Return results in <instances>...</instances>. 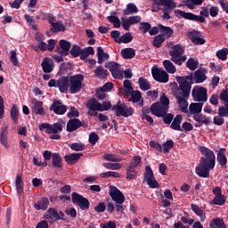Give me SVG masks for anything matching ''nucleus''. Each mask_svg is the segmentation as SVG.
<instances>
[{
  "label": "nucleus",
  "instance_id": "13d9d810",
  "mask_svg": "<svg viewBox=\"0 0 228 228\" xmlns=\"http://www.w3.org/2000/svg\"><path fill=\"white\" fill-rule=\"evenodd\" d=\"M104 168H108V170H120L122 168V164L120 163H103Z\"/></svg>",
  "mask_w": 228,
  "mask_h": 228
},
{
  "label": "nucleus",
  "instance_id": "ea45409f",
  "mask_svg": "<svg viewBox=\"0 0 228 228\" xmlns=\"http://www.w3.org/2000/svg\"><path fill=\"white\" fill-rule=\"evenodd\" d=\"M193 119L196 122H199V124H204L205 126H209V124H211V119L202 114L194 115Z\"/></svg>",
  "mask_w": 228,
  "mask_h": 228
},
{
  "label": "nucleus",
  "instance_id": "58836bf2",
  "mask_svg": "<svg viewBox=\"0 0 228 228\" xmlns=\"http://www.w3.org/2000/svg\"><path fill=\"white\" fill-rule=\"evenodd\" d=\"M191 209L197 215V216H200L201 220H206V213H204V209L199 207V205L191 203Z\"/></svg>",
  "mask_w": 228,
  "mask_h": 228
},
{
  "label": "nucleus",
  "instance_id": "20e7f679",
  "mask_svg": "<svg viewBox=\"0 0 228 228\" xmlns=\"http://www.w3.org/2000/svg\"><path fill=\"white\" fill-rule=\"evenodd\" d=\"M184 54V48L181 44H177L172 47V51L169 52L171 56V61H174L175 65H183L186 61V56Z\"/></svg>",
  "mask_w": 228,
  "mask_h": 228
},
{
  "label": "nucleus",
  "instance_id": "0e129e2a",
  "mask_svg": "<svg viewBox=\"0 0 228 228\" xmlns=\"http://www.w3.org/2000/svg\"><path fill=\"white\" fill-rule=\"evenodd\" d=\"M227 54H228V48H224L222 50H218L216 55L219 60H222V61H225V60H227Z\"/></svg>",
  "mask_w": 228,
  "mask_h": 228
},
{
  "label": "nucleus",
  "instance_id": "7c9ffc66",
  "mask_svg": "<svg viewBox=\"0 0 228 228\" xmlns=\"http://www.w3.org/2000/svg\"><path fill=\"white\" fill-rule=\"evenodd\" d=\"M15 186L17 193L19 197H20V195L24 193V181L22 180V176H20V175H17L16 176Z\"/></svg>",
  "mask_w": 228,
  "mask_h": 228
},
{
  "label": "nucleus",
  "instance_id": "ddd939ff",
  "mask_svg": "<svg viewBox=\"0 0 228 228\" xmlns=\"http://www.w3.org/2000/svg\"><path fill=\"white\" fill-rule=\"evenodd\" d=\"M175 13L176 15H180V17H183V19H185L186 20H195L196 22H206V18L202 17L201 15H196L193 12H186L184 11L176 10L175 11Z\"/></svg>",
  "mask_w": 228,
  "mask_h": 228
},
{
  "label": "nucleus",
  "instance_id": "6ab92c4d",
  "mask_svg": "<svg viewBox=\"0 0 228 228\" xmlns=\"http://www.w3.org/2000/svg\"><path fill=\"white\" fill-rule=\"evenodd\" d=\"M159 115L160 116H157L158 118H163L164 124L168 126L169 124H172V120H174V114L168 113V110L165 109L164 107H160Z\"/></svg>",
  "mask_w": 228,
  "mask_h": 228
},
{
  "label": "nucleus",
  "instance_id": "f3484780",
  "mask_svg": "<svg viewBox=\"0 0 228 228\" xmlns=\"http://www.w3.org/2000/svg\"><path fill=\"white\" fill-rule=\"evenodd\" d=\"M188 37L194 45H204L206 44V39L202 38V33L200 31L189 32Z\"/></svg>",
  "mask_w": 228,
  "mask_h": 228
},
{
  "label": "nucleus",
  "instance_id": "4be33fe9",
  "mask_svg": "<svg viewBox=\"0 0 228 228\" xmlns=\"http://www.w3.org/2000/svg\"><path fill=\"white\" fill-rule=\"evenodd\" d=\"M225 148H220L217 152L216 160L222 168H227V156L225 155Z\"/></svg>",
  "mask_w": 228,
  "mask_h": 228
},
{
  "label": "nucleus",
  "instance_id": "2f4dec72",
  "mask_svg": "<svg viewBox=\"0 0 228 228\" xmlns=\"http://www.w3.org/2000/svg\"><path fill=\"white\" fill-rule=\"evenodd\" d=\"M94 75L96 76V77H99V79H107L110 76V71H108V69H105L102 66H99L94 70Z\"/></svg>",
  "mask_w": 228,
  "mask_h": 228
},
{
  "label": "nucleus",
  "instance_id": "9b49d317",
  "mask_svg": "<svg viewBox=\"0 0 228 228\" xmlns=\"http://www.w3.org/2000/svg\"><path fill=\"white\" fill-rule=\"evenodd\" d=\"M153 79L158 83H168V73L165 69H161L158 67H153L151 69Z\"/></svg>",
  "mask_w": 228,
  "mask_h": 228
},
{
  "label": "nucleus",
  "instance_id": "f03ea898",
  "mask_svg": "<svg viewBox=\"0 0 228 228\" xmlns=\"http://www.w3.org/2000/svg\"><path fill=\"white\" fill-rule=\"evenodd\" d=\"M190 94H191V86H186L184 83L179 84V86L173 94L183 113H188V99H190Z\"/></svg>",
  "mask_w": 228,
  "mask_h": 228
},
{
  "label": "nucleus",
  "instance_id": "69168bd1",
  "mask_svg": "<svg viewBox=\"0 0 228 228\" xmlns=\"http://www.w3.org/2000/svg\"><path fill=\"white\" fill-rule=\"evenodd\" d=\"M81 50H82V48H80L79 45H74L71 47L69 53L71 54V56H73V58H77V56H79L81 54Z\"/></svg>",
  "mask_w": 228,
  "mask_h": 228
},
{
  "label": "nucleus",
  "instance_id": "c9c22d12",
  "mask_svg": "<svg viewBox=\"0 0 228 228\" xmlns=\"http://www.w3.org/2000/svg\"><path fill=\"white\" fill-rule=\"evenodd\" d=\"M121 55L124 60H132L136 56V52L133 48H124L121 50Z\"/></svg>",
  "mask_w": 228,
  "mask_h": 228
},
{
  "label": "nucleus",
  "instance_id": "a18cd8bd",
  "mask_svg": "<svg viewBox=\"0 0 228 228\" xmlns=\"http://www.w3.org/2000/svg\"><path fill=\"white\" fill-rule=\"evenodd\" d=\"M138 172H136V168L131 166L126 167V179L127 181H133V179H136V175Z\"/></svg>",
  "mask_w": 228,
  "mask_h": 228
},
{
  "label": "nucleus",
  "instance_id": "338daca9",
  "mask_svg": "<svg viewBox=\"0 0 228 228\" xmlns=\"http://www.w3.org/2000/svg\"><path fill=\"white\" fill-rule=\"evenodd\" d=\"M10 61L12 63L14 67H19V59L17 58V52L12 50L10 52Z\"/></svg>",
  "mask_w": 228,
  "mask_h": 228
},
{
  "label": "nucleus",
  "instance_id": "3c124183",
  "mask_svg": "<svg viewBox=\"0 0 228 228\" xmlns=\"http://www.w3.org/2000/svg\"><path fill=\"white\" fill-rule=\"evenodd\" d=\"M140 88L143 92H147V90H151V84L149 83V80L143 77H140L138 81Z\"/></svg>",
  "mask_w": 228,
  "mask_h": 228
},
{
  "label": "nucleus",
  "instance_id": "603ef678",
  "mask_svg": "<svg viewBox=\"0 0 228 228\" xmlns=\"http://www.w3.org/2000/svg\"><path fill=\"white\" fill-rule=\"evenodd\" d=\"M186 67L190 70H196L197 69H199V61L193 58H189L186 61Z\"/></svg>",
  "mask_w": 228,
  "mask_h": 228
},
{
  "label": "nucleus",
  "instance_id": "5fc2aeb1",
  "mask_svg": "<svg viewBox=\"0 0 228 228\" xmlns=\"http://www.w3.org/2000/svg\"><path fill=\"white\" fill-rule=\"evenodd\" d=\"M69 149H71V151H75V152H79L81 151H85L86 146L82 142H73L69 144Z\"/></svg>",
  "mask_w": 228,
  "mask_h": 228
},
{
  "label": "nucleus",
  "instance_id": "423d86ee",
  "mask_svg": "<svg viewBox=\"0 0 228 228\" xmlns=\"http://www.w3.org/2000/svg\"><path fill=\"white\" fill-rule=\"evenodd\" d=\"M85 76L77 74L69 77V94H79L83 88Z\"/></svg>",
  "mask_w": 228,
  "mask_h": 228
},
{
  "label": "nucleus",
  "instance_id": "4d7b16f0",
  "mask_svg": "<svg viewBox=\"0 0 228 228\" xmlns=\"http://www.w3.org/2000/svg\"><path fill=\"white\" fill-rule=\"evenodd\" d=\"M212 204L215 206H224V204H225V196L222 194L219 196H215L212 200Z\"/></svg>",
  "mask_w": 228,
  "mask_h": 228
},
{
  "label": "nucleus",
  "instance_id": "bf43d9fd",
  "mask_svg": "<svg viewBox=\"0 0 228 228\" xmlns=\"http://www.w3.org/2000/svg\"><path fill=\"white\" fill-rule=\"evenodd\" d=\"M107 20L110 22V24H113L114 28H120L122 23L120 22V19H118L115 15L108 16Z\"/></svg>",
  "mask_w": 228,
  "mask_h": 228
},
{
  "label": "nucleus",
  "instance_id": "09e8293b",
  "mask_svg": "<svg viewBox=\"0 0 228 228\" xmlns=\"http://www.w3.org/2000/svg\"><path fill=\"white\" fill-rule=\"evenodd\" d=\"M131 42H133V35L131 32H126L118 38V44H129Z\"/></svg>",
  "mask_w": 228,
  "mask_h": 228
},
{
  "label": "nucleus",
  "instance_id": "49530a36",
  "mask_svg": "<svg viewBox=\"0 0 228 228\" xmlns=\"http://www.w3.org/2000/svg\"><path fill=\"white\" fill-rule=\"evenodd\" d=\"M124 15H131V13H138V7L133 3L126 4V8L123 10Z\"/></svg>",
  "mask_w": 228,
  "mask_h": 228
},
{
  "label": "nucleus",
  "instance_id": "f257e3e1",
  "mask_svg": "<svg viewBox=\"0 0 228 228\" xmlns=\"http://www.w3.org/2000/svg\"><path fill=\"white\" fill-rule=\"evenodd\" d=\"M200 152L202 154L200 163L195 168V172L199 177L208 179L209 177V170H213L216 165V156L213 150L206 146H200Z\"/></svg>",
  "mask_w": 228,
  "mask_h": 228
},
{
  "label": "nucleus",
  "instance_id": "79ce46f5",
  "mask_svg": "<svg viewBox=\"0 0 228 228\" xmlns=\"http://www.w3.org/2000/svg\"><path fill=\"white\" fill-rule=\"evenodd\" d=\"M11 118L14 124H19V108L17 104H13L10 110Z\"/></svg>",
  "mask_w": 228,
  "mask_h": 228
},
{
  "label": "nucleus",
  "instance_id": "dca6fc26",
  "mask_svg": "<svg viewBox=\"0 0 228 228\" xmlns=\"http://www.w3.org/2000/svg\"><path fill=\"white\" fill-rule=\"evenodd\" d=\"M32 104V113L34 115H41L44 117L45 115V110H44V102L37 101V98L31 100Z\"/></svg>",
  "mask_w": 228,
  "mask_h": 228
},
{
  "label": "nucleus",
  "instance_id": "39448f33",
  "mask_svg": "<svg viewBox=\"0 0 228 228\" xmlns=\"http://www.w3.org/2000/svg\"><path fill=\"white\" fill-rule=\"evenodd\" d=\"M111 110L116 113V117H133L134 114V109L127 107L124 102L118 101L116 105L111 108Z\"/></svg>",
  "mask_w": 228,
  "mask_h": 228
},
{
  "label": "nucleus",
  "instance_id": "a19ab883",
  "mask_svg": "<svg viewBox=\"0 0 228 228\" xmlns=\"http://www.w3.org/2000/svg\"><path fill=\"white\" fill-rule=\"evenodd\" d=\"M210 228H226L225 223L222 218H214L209 224Z\"/></svg>",
  "mask_w": 228,
  "mask_h": 228
},
{
  "label": "nucleus",
  "instance_id": "aec40b11",
  "mask_svg": "<svg viewBox=\"0 0 228 228\" xmlns=\"http://www.w3.org/2000/svg\"><path fill=\"white\" fill-rule=\"evenodd\" d=\"M57 86L59 87L61 94H67L69 92V77H62L57 80Z\"/></svg>",
  "mask_w": 228,
  "mask_h": 228
},
{
  "label": "nucleus",
  "instance_id": "473e14b6",
  "mask_svg": "<svg viewBox=\"0 0 228 228\" xmlns=\"http://www.w3.org/2000/svg\"><path fill=\"white\" fill-rule=\"evenodd\" d=\"M97 57H98V63H104V61L110 60V54L108 53H104L102 47H97Z\"/></svg>",
  "mask_w": 228,
  "mask_h": 228
},
{
  "label": "nucleus",
  "instance_id": "e433bc0d",
  "mask_svg": "<svg viewBox=\"0 0 228 228\" xmlns=\"http://www.w3.org/2000/svg\"><path fill=\"white\" fill-rule=\"evenodd\" d=\"M86 107L92 111H101V102H99L95 98H92L87 102Z\"/></svg>",
  "mask_w": 228,
  "mask_h": 228
},
{
  "label": "nucleus",
  "instance_id": "cd10ccee",
  "mask_svg": "<svg viewBox=\"0 0 228 228\" xmlns=\"http://www.w3.org/2000/svg\"><path fill=\"white\" fill-rule=\"evenodd\" d=\"M34 208L37 211H40L41 209L45 211V209L49 208V200L47 198H42L40 200L34 204Z\"/></svg>",
  "mask_w": 228,
  "mask_h": 228
},
{
  "label": "nucleus",
  "instance_id": "f8f14e48",
  "mask_svg": "<svg viewBox=\"0 0 228 228\" xmlns=\"http://www.w3.org/2000/svg\"><path fill=\"white\" fill-rule=\"evenodd\" d=\"M109 195L112 199V200H114V202L118 204H124L126 200V197L124 196L122 191H120V190H118V188L115 187L114 185L110 186Z\"/></svg>",
  "mask_w": 228,
  "mask_h": 228
},
{
  "label": "nucleus",
  "instance_id": "2eb2a0df",
  "mask_svg": "<svg viewBox=\"0 0 228 228\" xmlns=\"http://www.w3.org/2000/svg\"><path fill=\"white\" fill-rule=\"evenodd\" d=\"M160 108L161 107L159 106V102L152 103L151 108L142 107V117H147L149 113H151V115H154L155 117H160V115L159 114Z\"/></svg>",
  "mask_w": 228,
  "mask_h": 228
},
{
  "label": "nucleus",
  "instance_id": "bb28decb",
  "mask_svg": "<svg viewBox=\"0 0 228 228\" xmlns=\"http://www.w3.org/2000/svg\"><path fill=\"white\" fill-rule=\"evenodd\" d=\"M181 122H183V116L181 114H177L175 118H173V122L171 123V129L174 131H183V127H181Z\"/></svg>",
  "mask_w": 228,
  "mask_h": 228
},
{
  "label": "nucleus",
  "instance_id": "6e6d98bb",
  "mask_svg": "<svg viewBox=\"0 0 228 228\" xmlns=\"http://www.w3.org/2000/svg\"><path fill=\"white\" fill-rule=\"evenodd\" d=\"M170 104V100L165 94H163L160 97V102H159V106L160 108H165L166 110H168V105Z\"/></svg>",
  "mask_w": 228,
  "mask_h": 228
},
{
  "label": "nucleus",
  "instance_id": "864d4df0",
  "mask_svg": "<svg viewBox=\"0 0 228 228\" xmlns=\"http://www.w3.org/2000/svg\"><path fill=\"white\" fill-rule=\"evenodd\" d=\"M163 147V152L164 154H168L172 149H174V141L173 140H167L166 142L162 144Z\"/></svg>",
  "mask_w": 228,
  "mask_h": 228
},
{
  "label": "nucleus",
  "instance_id": "680f3d73",
  "mask_svg": "<svg viewBox=\"0 0 228 228\" xmlns=\"http://www.w3.org/2000/svg\"><path fill=\"white\" fill-rule=\"evenodd\" d=\"M100 175L103 179H107V177H114L115 179H118V177H120V174L115 171L104 172V173H102Z\"/></svg>",
  "mask_w": 228,
  "mask_h": 228
},
{
  "label": "nucleus",
  "instance_id": "4468645a",
  "mask_svg": "<svg viewBox=\"0 0 228 228\" xmlns=\"http://www.w3.org/2000/svg\"><path fill=\"white\" fill-rule=\"evenodd\" d=\"M49 110L50 111H53L55 115H65L67 113V106L61 100L54 99Z\"/></svg>",
  "mask_w": 228,
  "mask_h": 228
},
{
  "label": "nucleus",
  "instance_id": "1a4fd4ad",
  "mask_svg": "<svg viewBox=\"0 0 228 228\" xmlns=\"http://www.w3.org/2000/svg\"><path fill=\"white\" fill-rule=\"evenodd\" d=\"M71 200L73 204H76V206H78V208L82 211H86L90 209V200H88V199L83 197V195L77 192H73L71 194Z\"/></svg>",
  "mask_w": 228,
  "mask_h": 228
},
{
  "label": "nucleus",
  "instance_id": "0eeeda50",
  "mask_svg": "<svg viewBox=\"0 0 228 228\" xmlns=\"http://www.w3.org/2000/svg\"><path fill=\"white\" fill-rule=\"evenodd\" d=\"M192 99L195 102H208V89L200 86H195L191 91Z\"/></svg>",
  "mask_w": 228,
  "mask_h": 228
},
{
  "label": "nucleus",
  "instance_id": "7ed1b4c3",
  "mask_svg": "<svg viewBox=\"0 0 228 228\" xmlns=\"http://www.w3.org/2000/svg\"><path fill=\"white\" fill-rule=\"evenodd\" d=\"M63 126H65V123H42L39 126V131H44L45 129V133L50 135L51 140H60L61 138V135H60V133L63 131Z\"/></svg>",
  "mask_w": 228,
  "mask_h": 228
},
{
  "label": "nucleus",
  "instance_id": "c85d7f7f",
  "mask_svg": "<svg viewBox=\"0 0 228 228\" xmlns=\"http://www.w3.org/2000/svg\"><path fill=\"white\" fill-rule=\"evenodd\" d=\"M0 143L4 149H10V142H8V128H4L0 134Z\"/></svg>",
  "mask_w": 228,
  "mask_h": 228
},
{
  "label": "nucleus",
  "instance_id": "b1692460",
  "mask_svg": "<svg viewBox=\"0 0 228 228\" xmlns=\"http://www.w3.org/2000/svg\"><path fill=\"white\" fill-rule=\"evenodd\" d=\"M83 153H71L69 155L64 156V159L68 165H76V163L81 159Z\"/></svg>",
  "mask_w": 228,
  "mask_h": 228
},
{
  "label": "nucleus",
  "instance_id": "a878e982",
  "mask_svg": "<svg viewBox=\"0 0 228 228\" xmlns=\"http://www.w3.org/2000/svg\"><path fill=\"white\" fill-rule=\"evenodd\" d=\"M176 81L178 85L184 84L187 86H191L194 83L193 74H190L189 76L185 77H176Z\"/></svg>",
  "mask_w": 228,
  "mask_h": 228
},
{
  "label": "nucleus",
  "instance_id": "e2e57ef3",
  "mask_svg": "<svg viewBox=\"0 0 228 228\" xmlns=\"http://www.w3.org/2000/svg\"><path fill=\"white\" fill-rule=\"evenodd\" d=\"M130 94L132 102H140L142 101V93L140 91H132Z\"/></svg>",
  "mask_w": 228,
  "mask_h": 228
},
{
  "label": "nucleus",
  "instance_id": "4c0bfd02",
  "mask_svg": "<svg viewBox=\"0 0 228 228\" xmlns=\"http://www.w3.org/2000/svg\"><path fill=\"white\" fill-rule=\"evenodd\" d=\"M160 35H163V37L166 38H171L172 35H174V29L170 27H167L161 24H159Z\"/></svg>",
  "mask_w": 228,
  "mask_h": 228
},
{
  "label": "nucleus",
  "instance_id": "de8ad7c7",
  "mask_svg": "<svg viewBox=\"0 0 228 228\" xmlns=\"http://www.w3.org/2000/svg\"><path fill=\"white\" fill-rule=\"evenodd\" d=\"M163 66L168 74H175V66L169 60H165L163 61Z\"/></svg>",
  "mask_w": 228,
  "mask_h": 228
},
{
  "label": "nucleus",
  "instance_id": "774afa93",
  "mask_svg": "<svg viewBox=\"0 0 228 228\" xmlns=\"http://www.w3.org/2000/svg\"><path fill=\"white\" fill-rule=\"evenodd\" d=\"M145 170H146V173L144 175V181H145V183L147 181H150L151 179H154L155 176H154V172L152 171V168H151L150 166H147L145 167Z\"/></svg>",
  "mask_w": 228,
  "mask_h": 228
},
{
  "label": "nucleus",
  "instance_id": "a211bd4d",
  "mask_svg": "<svg viewBox=\"0 0 228 228\" xmlns=\"http://www.w3.org/2000/svg\"><path fill=\"white\" fill-rule=\"evenodd\" d=\"M208 69L206 68H200L198 70L194 71L193 79L196 85L204 83L208 79Z\"/></svg>",
  "mask_w": 228,
  "mask_h": 228
},
{
  "label": "nucleus",
  "instance_id": "c03bdc74",
  "mask_svg": "<svg viewBox=\"0 0 228 228\" xmlns=\"http://www.w3.org/2000/svg\"><path fill=\"white\" fill-rule=\"evenodd\" d=\"M52 165L55 168H61V157L60 156V153H53L52 156Z\"/></svg>",
  "mask_w": 228,
  "mask_h": 228
},
{
  "label": "nucleus",
  "instance_id": "37998d69",
  "mask_svg": "<svg viewBox=\"0 0 228 228\" xmlns=\"http://www.w3.org/2000/svg\"><path fill=\"white\" fill-rule=\"evenodd\" d=\"M41 67L43 69V72L45 74L51 73V71L53 69V65H51V62H49V57L44 59L41 63Z\"/></svg>",
  "mask_w": 228,
  "mask_h": 228
},
{
  "label": "nucleus",
  "instance_id": "f704fd0d",
  "mask_svg": "<svg viewBox=\"0 0 228 228\" xmlns=\"http://www.w3.org/2000/svg\"><path fill=\"white\" fill-rule=\"evenodd\" d=\"M66 29L67 28L63 25V22L60 20L55 23H52V27L50 28V31H52V33L64 32Z\"/></svg>",
  "mask_w": 228,
  "mask_h": 228
},
{
  "label": "nucleus",
  "instance_id": "052dcab7",
  "mask_svg": "<svg viewBox=\"0 0 228 228\" xmlns=\"http://www.w3.org/2000/svg\"><path fill=\"white\" fill-rule=\"evenodd\" d=\"M151 28H152V25L149 22H140L139 24V31H142L143 35H145V33H149V31H151Z\"/></svg>",
  "mask_w": 228,
  "mask_h": 228
},
{
  "label": "nucleus",
  "instance_id": "8fccbe9b",
  "mask_svg": "<svg viewBox=\"0 0 228 228\" xmlns=\"http://www.w3.org/2000/svg\"><path fill=\"white\" fill-rule=\"evenodd\" d=\"M166 38L163 37V35H158L153 37L152 45L153 47H157L159 49L161 47V44L165 42Z\"/></svg>",
  "mask_w": 228,
  "mask_h": 228
},
{
  "label": "nucleus",
  "instance_id": "5701e85b",
  "mask_svg": "<svg viewBox=\"0 0 228 228\" xmlns=\"http://www.w3.org/2000/svg\"><path fill=\"white\" fill-rule=\"evenodd\" d=\"M59 44L61 49V51H60V54L61 56H69V51H70V47H72V44L65 39L60 40Z\"/></svg>",
  "mask_w": 228,
  "mask_h": 228
},
{
  "label": "nucleus",
  "instance_id": "9d476101",
  "mask_svg": "<svg viewBox=\"0 0 228 228\" xmlns=\"http://www.w3.org/2000/svg\"><path fill=\"white\" fill-rule=\"evenodd\" d=\"M80 127L86 129L88 124L85 123V121H81L79 118H73L67 122L66 131L68 133H74V131H77Z\"/></svg>",
  "mask_w": 228,
  "mask_h": 228
},
{
  "label": "nucleus",
  "instance_id": "6e6552de",
  "mask_svg": "<svg viewBox=\"0 0 228 228\" xmlns=\"http://www.w3.org/2000/svg\"><path fill=\"white\" fill-rule=\"evenodd\" d=\"M105 69H108V70H110L114 79L124 78V69H122V67L120 66V64L115 61L105 62Z\"/></svg>",
  "mask_w": 228,
  "mask_h": 228
},
{
  "label": "nucleus",
  "instance_id": "72a5a7b5",
  "mask_svg": "<svg viewBox=\"0 0 228 228\" xmlns=\"http://www.w3.org/2000/svg\"><path fill=\"white\" fill-rule=\"evenodd\" d=\"M204 3V0H183V4L189 8V10H194L195 6H200Z\"/></svg>",
  "mask_w": 228,
  "mask_h": 228
},
{
  "label": "nucleus",
  "instance_id": "412c9836",
  "mask_svg": "<svg viewBox=\"0 0 228 228\" xmlns=\"http://www.w3.org/2000/svg\"><path fill=\"white\" fill-rule=\"evenodd\" d=\"M158 6H164L163 12H172L177 8V3L174 0H159Z\"/></svg>",
  "mask_w": 228,
  "mask_h": 228
},
{
  "label": "nucleus",
  "instance_id": "c756f323",
  "mask_svg": "<svg viewBox=\"0 0 228 228\" xmlns=\"http://www.w3.org/2000/svg\"><path fill=\"white\" fill-rule=\"evenodd\" d=\"M48 215H51L52 216H53V218H55V220H63L65 221V214L63 213V211H59L56 210V208H50L47 210Z\"/></svg>",
  "mask_w": 228,
  "mask_h": 228
},
{
  "label": "nucleus",
  "instance_id": "393cba45",
  "mask_svg": "<svg viewBox=\"0 0 228 228\" xmlns=\"http://www.w3.org/2000/svg\"><path fill=\"white\" fill-rule=\"evenodd\" d=\"M204 106V103L202 102H193L191 103L189 106V111L195 117V115H199L202 111V107Z\"/></svg>",
  "mask_w": 228,
  "mask_h": 228
}]
</instances>
